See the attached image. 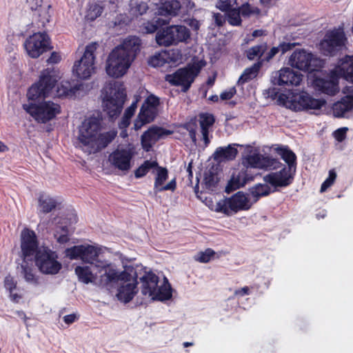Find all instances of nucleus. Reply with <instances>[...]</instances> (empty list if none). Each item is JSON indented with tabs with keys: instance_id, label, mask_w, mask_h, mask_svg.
Segmentation results:
<instances>
[{
	"instance_id": "1",
	"label": "nucleus",
	"mask_w": 353,
	"mask_h": 353,
	"mask_svg": "<svg viewBox=\"0 0 353 353\" xmlns=\"http://www.w3.org/2000/svg\"><path fill=\"white\" fill-rule=\"evenodd\" d=\"M53 73L49 68L41 71L38 81L28 90L29 103L23 104V110L39 123H46L61 112L59 104L52 101H44L50 96L57 83Z\"/></svg>"
},
{
	"instance_id": "2",
	"label": "nucleus",
	"mask_w": 353,
	"mask_h": 353,
	"mask_svg": "<svg viewBox=\"0 0 353 353\" xmlns=\"http://www.w3.org/2000/svg\"><path fill=\"white\" fill-rule=\"evenodd\" d=\"M21 252L24 261H33L39 271L46 275H55L62 268L57 252L48 246H39L35 232L25 228L21 232Z\"/></svg>"
},
{
	"instance_id": "3",
	"label": "nucleus",
	"mask_w": 353,
	"mask_h": 353,
	"mask_svg": "<svg viewBox=\"0 0 353 353\" xmlns=\"http://www.w3.org/2000/svg\"><path fill=\"white\" fill-rule=\"evenodd\" d=\"M102 117L90 116L84 119L79 128V147L88 154H94L105 148L117 137V132L110 130L100 133Z\"/></svg>"
},
{
	"instance_id": "4",
	"label": "nucleus",
	"mask_w": 353,
	"mask_h": 353,
	"mask_svg": "<svg viewBox=\"0 0 353 353\" xmlns=\"http://www.w3.org/2000/svg\"><path fill=\"white\" fill-rule=\"evenodd\" d=\"M141 45V41L138 37L130 36L114 48L106 61L105 71L108 75L114 78L123 77L140 51Z\"/></svg>"
},
{
	"instance_id": "5",
	"label": "nucleus",
	"mask_w": 353,
	"mask_h": 353,
	"mask_svg": "<svg viewBox=\"0 0 353 353\" xmlns=\"http://www.w3.org/2000/svg\"><path fill=\"white\" fill-rule=\"evenodd\" d=\"M102 94V106L104 112L110 118H117L121 114L126 99L123 85L117 81L110 83L105 85Z\"/></svg>"
},
{
	"instance_id": "6",
	"label": "nucleus",
	"mask_w": 353,
	"mask_h": 353,
	"mask_svg": "<svg viewBox=\"0 0 353 353\" xmlns=\"http://www.w3.org/2000/svg\"><path fill=\"white\" fill-rule=\"evenodd\" d=\"M204 65L202 61L188 63L173 73L166 74L165 80L171 85L181 86L182 92H187Z\"/></svg>"
},
{
	"instance_id": "7",
	"label": "nucleus",
	"mask_w": 353,
	"mask_h": 353,
	"mask_svg": "<svg viewBox=\"0 0 353 353\" xmlns=\"http://www.w3.org/2000/svg\"><path fill=\"white\" fill-rule=\"evenodd\" d=\"M99 47L97 42H92L85 46V51L79 60L74 63L73 73L81 79H88L95 73V52Z\"/></svg>"
},
{
	"instance_id": "8",
	"label": "nucleus",
	"mask_w": 353,
	"mask_h": 353,
	"mask_svg": "<svg viewBox=\"0 0 353 353\" xmlns=\"http://www.w3.org/2000/svg\"><path fill=\"white\" fill-rule=\"evenodd\" d=\"M95 268L100 274V285L105 288L112 286L119 281L130 282L132 279L130 273L125 270L117 271L115 265L108 261H97Z\"/></svg>"
},
{
	"instance_id": "9",
	"label": "nucleus",
	"mask_w": 353,
	"mask_h": 353,
	"mask_svg": "<svg viewBox=\"0 0 353 353\" xmlns=\"http://www.w3.org/2000/svg\"><path fill=\"white\" fill-rule=\"evenodd\" d=\"M346 42L347 37L343 28L339 27L326 32L324 39L320 42V49L324 55L332 57L343 49Z\"/></svg>"
},
{
	"instance_id": "10",
	"label": "nucleus",
	"mask_w": 353,
	"mask_h": 353,
	"mask_svg": "<svg viewBox=\"0 0 353 353\" xmlns=\"http://www.w3.org/2000/svg\"><path fill=\"white\" fill-rule=\"evenodd\" d=\"M190 30L184 26H170L159 30L156 34L158 45L170 46L190 38Z\"/></svg>"
},
{
	"instance_id": "11",
	"label": "nucleus",
	"mask_w": 353,
	"mask_h": 353,
	"mask_svg": "<svg viewBox=\"0 0 353 353\" xmlns=\"http://www.w3.org/2000/svg\"><path fill=\"white\" fill-rule=\"evenodd\" d=\"M23 45L28 55L32 59L39 57L52 48L50 38L46 32H39L29 36Z\"/></svg>"
},
{
	"instance_id": "12",
	"label": "nucleus",
	"mask_w": 353,
	"mask_h": 353,
	"mask_svg": "<svg viewBox=\"0 0 353 353\" xmlns=\"http://www.w3.org/2000/svg\"><path fill=\"white\" fill-rule=\"evenodd\" d=\"M159 104V98L154 94L149 95L145 99L141 107L138 117L134 121V130H138L144 125L154 121L158 114V107Z\"/></svg>"
},
{
	"instance_id": "13",
	"label": "nucleus",
	"mask_w": 353,
	"mask_h": 353,
	"mask_svg": "<svg viewBox=\"0 0 353 353\" xmlns=\"http://www.w3.org/2000/svg\"><path fill=\"white\" fill-rule=\"evenodd\" d=\"M251 206L252 204L246 195L242 192H238L225 199L223 203H218L216 211L229 216L231 212L236 213L241 210H248Z\"/></svg>"
},
{
	"instance_id": "14",
	"label": "nucleus",
	"mask_w": 353,
	"mask_h": 353,
	"mask_svg": "<svg viewBox=\"0 0 353 353\" xmlns=\"http://www.w3.org/2000/svg\"><path fill=\"white\" fill-rule=\"evenodd\" d=\"M342 77L338 66L331 70L326 78H316L314 81L315 88L320 92L330 95H335L339 90V81Z\"/></svg>"
},
{
	"instance_id": "15",
	"label": "nucleus",
	"mask_w": 353,
	"mask_h": 353,
	"mask_svg": "<svg viewBox=\"0 0 353 353\" xmlns=\"http://www.w3.org/2000/svg\"><path fill=\"white\" fill-rule=\"evenodd\" d=\"M294 172L282 168L277 172H272L263 176L265 183L274 188L272 192H275L278 188H286L290 185L294 181Z\"/></svg>"
},
{
	"instance_id": "16",
	"label": "nucleus",
	"mask_w": 353,
	"mask_h": 353,
	"mask_svg": "<svg viewBox=\"0 0 353 353\" xmlns=\"http://www.w3.org/2000/svg\"><path fill=\"white\" fill-rule=\"evenodd\" d=\"M134 154L133 147L117 148L110 154L109 161L118 170L128 171L130 168V162Z\"/></svg>"
},
{
	"instance_id": "17",
	"label": "nucleus",
	"mask_w": 353,
	"mask_h": 353,
	"mask_svg": "<svg viewBox=\"0 0 353 353\" xmlns=\"http://www.w3.org/2000/svg\"><path fill=\"white\" fill-rule=\"evenodd\" d=\"M313 54L303 49L295 50L289 59V64L295 68L304 71H314L312 65Z\"/></svg>"
},
{
	"instance_id": "18",
	"label": "nucleus",
	"mask_w": 353,
	"mask_h": 353,
	"mask_svg": "<svg viewBox=\"0 0 353 353\" xmlns=\"http://www.w3.org/2000/svg\"><path fill=\"white\" fill-rule=\"evenodd\" d=\"M303 75L290 68H281L273 77L272 82L278 85H299L302 81Z\"/></svg>"
},
{
	"instance_id": "19",
	"label": "nucleus",
	"mask_w": 353,
	"mask_h": 353,
	"mask_svg": "<svg viewBox=\"0 0 353 353\" xmlns=\"http://www.w3.org/2000/svg\"><path fill=\"white\" fill-rule=\"evenodd\" d=\"M171 131L162 128L152 126L145 131L141 137V147L145 152H150L156 142L164 134H170Z\"/></svg>"
},
{
	"instance_id": "20",
	"label": "nucleus",
	"mask_w": 353,
	"mask_h": 353,
	"mask_svg": "<svg viewBox=\"0 0 353 353\" xmlns=\"http://www.w3.org/2000/svg\"><path fill=\"white\" fill-rule=\"evenodd\" d=\"M254 175L251 172V170L248 168L242 169L236 174H232V178L228 182L225 190L228 192L236 190L241 187L244 186L248 182L253 181Z\"/></svg>"
},
{
	"instance_id": "21",
	"label": "nucleus",
	"mask_w": 353,
	"mask_h": 353,
	"mask_svg": "<svg viewBox=\"0 0 353 353\" xmlns=\"http://www.w3.org/2000/svg\"><path fill=\"white\" fill-rule=\"evenodd\" d=\"M298 110H320L325 104L323 99H316L307 92H302L296 101Z\"/></svg>"
},
{
	"instance_id": "22",
	"label": "nucleus",
	"mask_w": 353,
	"mask_h": 353,
	"mask_svg": "<svg viewBox=\"0 0 353 353\" xmlns=\"http://www.w3.org/2000/svg\"><path fill=\"white\" fill-rule=\"evenodd\" d=\"M142 283L141 292L144 295L151 296L157 291L159 277L152 271L145 272L144 275L140 278Z\"/></svg>"
},
{
	"instance_id": "23",
	"label": "nucleus",
	"mask_w": 353,
	"mask_h": 353,
	"mask_svg": "<svg viewBox=\"0 0 353 353\" xmlns=\"http://www.w3.org/2000/svg\"><path fill=\"white\" fill-rule=\"evenodd\" d=\"M137 274L135 272V276L134 278L133 283H128L119 286L118 288V292L117 294V297L119 301L125 303H128L133 299L134 295L137 293Z\"/></svg>"
},
{
	"instance_id": "24",
	"label": "nucleus",
	"mask_w": 353,
	"mask_h": 353,
	"mask_svg": "<svg viewBox=\"0 0 353 353\" xmlns=\"http://www.w3.org/2000/svg\"><path fill=\"white\" fill-rule=\"evenodd\" d=\"M353 109V96H346L332 105V112L335 117H343L345 113Z\"/></svg>"
},
{
	"instance_id": "25",
	"label": "nucleus",
	"mask_w": 353,
	"mask_h": 353,
	"mask_svg": "<svg viewBox=\"0 0 353 353\" xmlns=\"http://www.w3.org/2000/svg\"><path fill=\"white\" fill-rule=\"evenodd\" d=\"M342 77L353 83V55H345L338 64Z\"/></svg>"
},
{
	"instance_id": "26",
	"label": "nucleus",
	"mask_w": 353,
	"mask_h": 353,
	"mask_svg": "<svg viewBox=\"0 0 353 353\" xmlns=\"http://www.w3.org/2000/svg\"><path fill=\"white\" fill-rule=\"evenodd\" d=\"M220 178L217 168L212 166L204 172L203 185L206 190L214 191L218 186Z\"/></svg>"
},
{
	"instance_id": "27",
	"label": "nucleus",
	"mask_w": 353,
	"mask_h": 353,
	"mask_svg": "<svg viewBox=\"0 0 353 353\" xmlns=\"http://www.w3.org/2000/svg\"><path fill=\"white\" fill-rule=\"evenodd\" d=\"M237 154V149L230 144L227 147L217 148L213 156L214 160L222 161L224 160L232 161L235 159Z\"/></svg>"
},
{
	"instance_id": "28",
	"label": "nucleus",
	"mask_w": 353,
	"mask_h": 353,
	"mask_svg": "<svg viewBox=\"0 0 353 353\" xmlns=\"http://www.w3.org/2000/svg\"><path fill=\"white\" fill-rule=\"evenodd\" d=\"M101 252V249L97 248L93 245H88L83 246V254H82L81 261L86 263L94 265L97 261H103L99 259V256Z\"/></svg>"
},
{
	"instance_id": "29",
	"label": "nucleus",
	"mask_w": 353,
	"mask_h": 353,
	"mask_svg": "<svg viewBox=\"0 0 353 353\" xmlns=\"http://www.w3.org/2000/svg\"><path fill=\"white\" fill-rule=\"evenodd\" d=\"M262 66L261 61L257 60L252 66L245 68L238 80V84L243 85L254 79L258 75Z\"/></svg>"
},
{
	"instance_id": "30",
	"label": "nucleus",
	"mask_w": 353,
	"mask_h": 353,
	"mask_svg": "<svg viewBox=\"0 0 353 353\" xmlns=\"http://www.w3.org/2000/svg\"><path fill=\"white\" fill-rule=\"evenodd\" d=\"M172 288L170 284L168 283L167 279H165L163 285L160 287H157V291H154V294L151 295L152 299L154 301H168L172 297Z\"/></svg>"
},
{
	"instance_id": "31",
	"label": "nucleus",
	"mask_w": 353,
	"mask_h": 353,
	"mask_svg": "<svg viewBox=\"0 0 353 353\" xmlns=\"http://www.w3.org/2000/svg\"><path fill=\"white\" fill-rule=\"evenodd\" d=\"M21 273L23 276L25 281L34 286L40 285V276L37 275L32 266L28 263L21 265Z\"/></svg>"
},
{
	"instance_id": "32",
	"label": "nucleus",
	"mask_w": 353,
	"mask_h": 353,
	"mask_svg": "<svg viewBox=\"0 0 353 353\" xmlns=\"http://www.w3.org/2000/svg\"><path fill=\"white\" fill-rule=\"evenodd\" d=\"M181 8V3L177 0L167 1L159 8L158 12L160 15H172L175 16L178 14Z\"/></svg>"
},
{
	"instance_id": "33",
	"label": "nucleus",
	"mask_w": 353,
	"mask_h": 353,
	"mask_svg": "<svg viewBox=\"0 0 353 353\" xmlns=\"http://www.w3.org/2000/svg\"><path fill=\"white\" fill-rule=\"evenodd\" d=\"M129 6V13L132 18L142 16L148 10V3L141 0H130Z\"/></svg>"
},
{
	"instance_id": "34",
	"label": "nucleus",
	"mask_w": 353,
	"mask_h": 353,
	"mask_svg": "<svg viewBox=\"0 0 353 353\" xmlns=\"http://www.w3.org/2000/svg\"><path fill=\"white\" fill-rule=\"evenodd\" d=\"M268 48L267 42H262L247 50L245 55L250 61L254 60L256 58H258L257 60H260L263 57L265 52L268 50Z\"/></svg>"
},
{
	"instance_id": "35",
	"label": "nucleus",
	"mask_w": 353,
	"mask_h": 353,
	"mask_svg": "<svg viewBox=\"0 0 353 353\" xmlns=\"http://www.w3.org/2000/svg\"><path fill=\"white\" fill-rule=\"evenodd\" d=\"M281 156L282 159L288 164V166L283 165V168L295 172L296 166V156L293 151L288 147L281 148Z\"/></svg>"
},
{
	"instance_id": "36",
	"label": "nucleus",
	"mask_w": 353,
	"mask_h": 353,
	"mask_svg": "<svg viewBox=\"0 0 353 353\" xmlns=\"http://www.w3.org/2000/svg\"><path fill=\"white\" fill-rule=\"evenodd\" d=\"M39 206L41 208V212L43 214H48L52 212L57 206V201L43 194H41L38 199Z\"/></svg>"
},
{
	"instance_id": "37",
	"label": "nucleus",
	"mask_w": 353,
	"mask_h": 353,
	"mask_svg": "<svg viewBox=\"0 0 353 353\" xmlns=\"http://www.w3.org/2000/svg\"><path fill=\"white\" fill-rule=\"evenodd\" d=\"M166 23V21L160 17H154L151 21L144 22L141 26V30L145 34L155 32L159 28Z\"/></svg>"
},
{
	"instance_id": "38",
	"label": "nucleus",
	"mask_w": 353,
	"mask_h": 353,
	"mask_svg": "<svg viewBox=\"0 0 353 353\" xmlns=\"http://www.w3.org/2000/svg\"><path fill=\"white\" fill-rule=\"evenodd\" d=\"M74 272L79 280L85 284L94 282L96 279V276L88 266H77Z\"/></svg>"
},
{
	"instance_id": "39",
	"label": "nucleus",
	"mask_w": 353,
	"mask_h": 353,
	"mask_svg": "<svg viewBox=\"0 0 353 353\" xmlns=\"http://www.w3.org/2000/svg\"><path fill=\"white\" fill-rule=\"evenodd\" d=\"M268 183H257L250 188V192L254 199V201H257L261 197L268 196L273 192Z\"/></svg>"
},
{
	"instance_id": "40",
	"label": "nucleus",
	"mask_w": 353,
	"mask_h": 353,
	"mask_svg": "<svg viewBox=\"0 0 353 353\" xmlns=\"http://www.w3.org/2000/svg\"><path fill=\"white\" fill-rule=\"evenodd\" d=\"M214 258L219 259V256L216 255V253L212 248L200 251L194 256L195 261L202 263H207Z\"/></svg>"
},
{
	"instance_id": "41",
	"label": "nucleus",
	"mask_w": 353,
	"mask_h": 353,
	"mask_svg": "<svg viewBox=\"0 0 353 353\" xmlns=\"http://www.w3.org/2000/svg\"><path fill=\"white\" fill-rule=\"evenodd\" d=\"M158 166L157 161H151L146 160L141 164L137 169L134 170V176L137 179H140L145 176L150 169Z\"/></svg>"
},
{
	"instance_id": "42",
	"label": "nucleus",
	"mask_w": 353,
	"mask_h": 353,
	"mask_svg": "<svg viewBox=\"0 0 353 353\" xmlns=\"http://www.w3.org/2000/svg\"><path fill=\"white\" fill-rule=\"evenodd\" d=\"M228 22L232 26H240L242 23L241 12L239 8H233L225 13Z\"/></svg>"
},
{
	"instance_id": "43",
	"label": "nucleus",
	"mask_w": 353,
	"mask_h": 353,
	"mask_svg": "<svg viewBox=\"0 0 353 353\" xmlns=\"http://www.w3.org/2000/svg\"><path fill=\"white\" fill-rule=\"evenodd\" d=\"M168 179V171L167 168L157 166V174L155 177L154 189L155 192H158V189H159L164 182Z\"/></svg>"
},
{
	"instance_id": "44",
	"label": "nucleus",
	"mask_w": 353,
	"mask_h": 353,
	"mask_svg": "<svg viewBox=\"0 0 353 353\" xmlns=\"http://www.w3.org/2000/svg\"><path fill=\"white\" fill-rule=\"evenodd\" d=\"M79 89V85L71 86L68 81L61 82V86L58 88L57 92L59 96L72 97Z\"/></svg>"
},
{
	"instance_id": "45",
	"label": "nucleus",
	"mask_w": 353,
	"mask_h": 353,
	"mask_svg": "<svg viewBox=\"0 0 353 353\" xmlns=\"http://www.w3.org/2000/svg\"><path fill=\"white\" fill-rule=\"evenodd\" d=\"M54 237L57 241L61 244L65 243L69 241V230L67 226H60L56 228Z\"/></svg>"
},
{
	"instance_id": "46",
	"label": "nucleus",
	"mask_w": 353,
	"mask_h": 353,
	"mask_svg": "<svg viewBox=\"0 0 353 353\" xmlns=\"http://www.w3.org/2000/svg\"><path fill=\"white\" fill-rule=\"evenodd\" d=\"M200 126L201 130H208L215 122V119L212 114L201 113L199 115Z\"/></svg>"
},
{
	"instance_id": "47",
	"label": "nucleus",
	"mask_w": 353,
	"mask_h": 353,
	"mask_svg": "<svg viewBox=\"0 0 353 353\" xmlns=\"http://www.w3.org/2000/svg\"><path fill=\"white\" fill-rule=\"evenodd\" d=\"M83 245H74L65 250L66 256L70 259H81L83 254Z\"/></svg>"
},
{
	"instance_id": "48",
	"label": "nucleus",
	"mask_w": 353,
	"mask_h": 353,
	"mask_svg": "<svg viewBox=\"0 0 353 353\" xmlns=\"http://www.w3.org/2000/svg\"><path fill=\"white\" fill-rule=\"evenodd\" d=\"M51 8V6L48 5V8H41L38 10L39 21L43 26L50 21L51 15L49 10Z\"/></svg>"
},
{
	"instance_id": "49",
	"label": "nucleus",
	"mask_w": 353,
	"mask_h": 353,
	"mask_svg": "<svg viewBox=\"0 0 353 353\" xmlns=\"http://www.w3.org/2000/svg\"><path fill=\"white\" fill-rule=\"evenodd\" d=\"M237 0H218L216 7L222 12H228L232 9L234 5L237 4Z\"/></svg>"
},
{
	"instance_id": "50",
	"label": "nucleus",
	"mask_w": 353,
	"mask_h": 353,
	"mask_svg": "<svg viewBox=\"0 0 353 353\" xmlns=\"http://www.w3.org/2000/svg\"><path fill=\"white\" fill-rule=\"evenodd\" d=\"M239 9L243 17H250L252 14L259 12L257 8H252L248 3H243Z\"/></svg>"
},
{
	"instance_id": "51",
	"label": "nucleus",
	"mask_w": 353,
	"mask_h": 353,
	"mask_svg": "<svg viewBox=\"0 0 353 353\" xmlns=\"http://www.w3.org/2000/svg\"><path fill=\"white\" fill-rule=\"evenodd\" d=\"M336 179V173L334 170L329 171L328 177L324 181L321 186V192H323L327 190L328 188L332 186Z\"/></svg>"
},
{
	"instance_id": "52",
	"label": "nucleus",
	"mask_w": 353,
	"mask_h": 353,
	"mask_svg": "<svg viewBox=\"0 0 353 353\" xmlns=\"http://www.w3.org/2000/svg\"><path fill=\"white\" fill-rule=\"evenodd\" d=\"M137 109V102H133L130 106H129L124 112L123 122L125 125H129L130 119L134 115Z\"/></svg>"
},
{
	"instance_id": "53",
	"label": "nucleus",
	"mask_w": 353,
	"mask_h": 353,
	"mask_svg": "<svg viewBox=\"0 0 353 353\" xmlns=\"http://www.w3.org/2000/svg\"><path fill=\"white\" fill-rule=\"evenodd\" d=\"M279 52V48L277 46L272 47L270 49L269 51H266L264 54V56L263 58H261L260 60H258L259 61H261V65H263L265 63L270 62L276 54Z\"/></svg>"
},
{
	"instance_id": "54",
	"label": "nucleus",
	"mask_w": 353,
	"mask_h": 353,
	"mask_svg": "<svg viewBox=\"0 0 353 353\" xmlns=\"http://www.w3.org/2000/svg\"><path fill=\"white\" fill-rule=\"evenodd\" d=\"M17 285V281L10 274L7 275L4 279V287L9 291H13L16 289Z\"/></svg>"
},
{
	"instance_id": "55",
	"label": "nucleus",
	"mask_w": 353,
	"mask_h": 353,
	"mask_svg": "<svg viewBox=\"0 0 353 353\" xmlns=\"http://www.w3.org/2000/svg\"><path fill=\"white\" fill-rule=\"evenodd\" d=\"M347 131V127L340 128L334 131L333 137L338 142H343L346 139Z\"/></svg>"
},
{
	"instance_id": "56",
	"label": "nucleus",
	"mask_w": 353,
	"mask_h": 353,
	"mask_svg": "<svg viewBox=\"0 0 353 353\" xmlns=\"http://www.w3.org/2000/svg\"><path fill=\"white\" fill-rule=\"evenodd\" d=\"M296 46V43L283 41L279 43L277 48L281 54H284L287 52L292 50Z\"/></svg>"
},
{
	"instance_id": "57",
	"label": "nucleus",
	"mask_w": 353,
	"mask_h": 353,
	"mask_svg": "<svg viewBox=\"0 0 353 353\" xmlns=\"http://www.w3.org/2000/svg\"><path fill=\"white\" fill-rule=\"evenodd\" d=\"M102 12L103 8L97 4H95L91 7L88 16H90L92 20H94L98 17H99L102 14Z\"/></svg>"
},
{
	"instance_id": "58",
	"label": "nucleus",
	"mask_w": 353,
	"mask_h": 353,
	"mask_svg": "<svg viewBox=\"0 0 353 353\" xmlns=\"http://www.w3.org/2000/svg\"><path fill=\"white\" fill-rule=\"evenodd\" d=\"M236 93V90L235 87H232L229 90H224L220 94V98L221 100H230L231 99Z\"/></svg>"
},
{
	"instance_id": "59",
	"label": "nucleus",
	"mask_w": 353,
	"mask_h": 353,
	"mask_svg": "<svg viewBox=\"0 0 353 353\" xmlns=\"http://www.w3.org/2000/svg\"><path fill=\"white\" fill-rule=\"evenodd\" d=\"M150 63L154 66H161L165 62L164 59H161V54H159L152 57L149 61Z\"/></svg>"
},
{
	"instance_id": "60",
	"label": "nucleus",
	"mask_w": 353,
	"mask_h": 353,
	"mask_svg": "<svg viewBox=\"0 0 353 353\" xmlns=\"http://www.w3.org/2000/svg\"><path fill=\"white\" fill-rule=\"evenodd\" d=\"M176 188V179H172L168 184L165 185L161 186L159 189H158V192H163L166 190L174 191Z\"/></svg>"
},
{
	"instance_id": "61",
	"label": "nucleus",
	"mask_w": 353,
	"mask_h": 353,
	"mask_svg": "<svg viewBox=\"0 0 353 353\" xmlns=\"http://www.w3.org/2000/svg\"><path fill=\"white\" fill-rule=\"evenodd\" d=\"M260 158L258 154L249 155L246 158L248 164L251 165L252 168H255L259 163Z\"/></svg>"
},
{
	"instance_id": "62",
	"label": "nucleus",
	"mask_w": 353,
	"mask_h": 353,
	"mask_svg": "<svg viewBox=\"0 0 353 353\" xmlns=\"http://www.w3.org/2000/svg\"><path fill=\"white\" fill-rule=\"evenodd\" d=\"M213 18L216 26L221 27L225 22V18L220 13H214Z\"/></svg>"
},
{
	"instance_id": "63",
	"label": "nucleus",
	"mask_w": 353,
	"mask_h": 353,
	"mask_svg": "<svg viewBox=\"0 0 353 353\" xmlns=\"http://www.w3.org/2000/svg\"><path fill=\"white\" fill-rule=\"evenodd\" d=\"M266 161L268 163L267 165L270 166L273 170L279 168L283 165L282 163L278 159H276L268 158Z\"/></svg>"
},
{
	"instance_id": "64",
	"label": "nucleus",
	"mask_w": 353,
	"mask_h": 353,
	"mask_svg": "<svg viewBox=\"0 0 353 353\" xmlns=\"http://www.w3.org/2000/svg\"><path fill=\"white\" fill-rule=\"evenodd\" d=\"M183 128L185 129L188 132L196 130L197 124L195 119L186 122L183 124Z\"/></svg>"
}]
</instances>
